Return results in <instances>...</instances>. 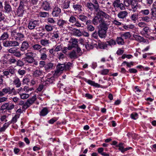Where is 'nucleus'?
<instances>
[{"mask_svg":"<svg viewBox=\"0 0 156 156\" xmlns=\"http://www.w3.org/2000/svg\"><path fill=\"white\" fill-rule=\"evenodd\" d=\"M20 115V114H16L15 115V116L12 118V120L8 122L10 123V124L11 123L14 124L15 123L17 122V119L19 118Z\"/></svg>","mask_w":156,"mask_h":156,"instance_id":"nucleus-39","label":"nucleus"},{"mask_svg":"<svg viewBox=\"0 0 156 156\" xmlns=\"http://www.w3.org/2000/svg\"><path fill=\"white\" fill-rule=\"evenodd\" d=\"M116 41L117 44L119 45H123L124 44L123 39L121 37H117Z\"/></svg>","mask_w":156,"mask_h":156,"instance_id":"nucleus-50","label":"nucleus"},{"mask_svg":"<svg viewBox=\"0 0 156 156\" xmlns=\"http://www.w3.org/2000/svg\"><path fill=\"white\" fill-rule=\"evenodd\" d=\"M128 14V13L126 11H122L120 12L118 14V16L120 19H123L125 18Z\"/></svg>","mask_w":156,"mask_h":156,"instance_id":"nucleus-27","label":"nucleus"},{"mask_svg":"<svg viewBox=\"0 0 156 156\" xmlns=\"http://www.w3.org/2000/svg\"><path fill=\"white\" fill-rule=\"evenodd\" d=\"M108 26L106 24L100 27L101 29L98 31V35L101 38L105 37L106 36Z\"/></svg>","mask_w":156,"mask_h":156,"instance_id":"nucleus-7","label":"nucleus"},{"mask_svg":"<svg viewBox=\"0 0 156 156\" xmlns=\"http://www.w3.org/2000/svg\"><path fill=\"white\" fill-rule=\"evenodd\" d=\"M13 83L17 87H20L21 84L20 79L18 77L15 78L13 81Z\"/></svg>","mask_w":156,"mask_h":156,"instance_id":"nucleus-31","label":"nucleus"},{"mask_svg":"<svg viewBox=\"0 0 156 156\" xmlns=\"http://www.w3.org/2000/svg\"><path fill=\"white\" fill-rule=\"evenodd\" d=\"M77 18L81 21L83 22H86L87 18L86 16L82 15H79L77 16Z\"/></svg>","mask_w":156,"mask_h":156,"instance_id":"nucleus-46","label":"nucleus"},{"mask_svg":"<svg viewBox=\"0 0 156 156\" xmlns=\"http://www.w3.org/2000/svg\"><path fill=\"white\" fill-rule=\"evenodd\" d=\"M138 14L133 13L130 16V19L134 23H135L138 19Z\"/></svg>","mask_w":156,"mask_h":156,"instance_id":"nucleus-43","label":"nucleus"},{"mask_svg":"<svg viewBox=\"0 0 156 156\" xmlns=\"http://www.w3.org/2000/svg\"><path fill=\"white\" fill-rule=\"evenodd\" d=\"M144 32H143V34H147L148 33L150 32V30L148 27L146 26L143 29Z\"/></svg>","mask_w":156,"mask_h":156,"instance_id":"nucleus-62","label":"nucleus"},{"mask_svg":"<svg viewBox=\"0 0 156 156\" xmlns=\"http://www.w3.org/2000/svg\"><path fill=\"white\" fill-rule=\"evenodd\" d=\"M48 50L45 47L43 48V49L40 51L39 52L40 59L42 60L45 61L48 58Z\"/></svg>","mask_w":156,"mask_h":156,"instance_id":"nucleus-9","label":"nucleus"},{"mask_svg":"<svg viewBox=\"0 0 156 156\" xmlns=\"http://www.w3.org/2000/svg\"><path fill=\"white\" fill-rule=\"evenodd\" d=\"M131 34L129 32H126L121 35V37L125 39L129 38L131 37Z\"/></svg>","mask_w":156,"mask_h":156,"instance_id":"nucleus-51","label":"nucleus"},{"mask_svg":"<svg viewBox=\"0 0 156 156\" xmlns=\"http://www.w3.org/2000/svg\"><path fill=\"white\" fill-rule=\"evenodd\" d=\"M40 43L41 45L44 47H47L49 46L50 42L49 40L46 39H44L41 40Z\"/></svg>","mask_w":156,"mask_h":156,"instance_id":"nucleus-24","label":"nucleus"},{"mask_svg":"<svg viewBox=\"0 0 156 156\" xmlns=\"http://www.w3.org/2000/svg\"><path fill=\"white\" fill-rule=\"evenodd\" d=\"M60 36V34L58 31H56L53 32L52 34V37L53 39H57Z\"/></svg>","mask_w":156,"mask_h":156,"instance_id":"nucleus-49","label":"nucleus"},{"mask_svg":"<svg viewBox=\"0 0 156 156\" xmlns=\"http://www.w3.org/2000/svg\"><path fill=\"white\" fill-rule=\"evenodd\" d=\"M9 36V34L7 32H4L0 37V40L4 41L6 40L8 38Z\"/></svg>","mask_w":156,"mask_h":156,"instance_id":"nucleus-29","label":"nucleus"},{"mask_svg":"<svg viewBox=\"0 0 156 156\" xmlns=\"http://www.w3.org/2000/svg\"><path fill=\"white\" fill-rule=\"evenodd\" d=\"M140 12L143 15L147 16L150 13V11L148 9H146L141 10Z\"/></svg>","mask_w":156,"mask_h":156,"instance_id":"nucleus-57","label":"nucleus"},{"mask_svg":"<svg viewBox=\"0 0 156 156\" xmlns=\"http://www.w3.org/2000/svg\"><path fill=\"white\" fill-rule=\"evenodd\" d=\"M134 37L136 40L140 42L144 41V38L140 35H135L134 36Z\"/></svg>","mask_w":156,"mask_h":156,"instance_id":"nucleus-42","label":"nucleus"},{"mask_svg":"<svg viewBox=\"0 0 156 156\" xmlns=\"http://www.w3.org/2000/svg\"><path fill=\"white\" fill-rule=\"evenodd\" d=\"M9 125L10 123L8 122L4 124L3 126L0 128V133L5 131V130L7 128Z\"/></svg>","mask_w":156,"mask_h":156,"instance_id":"nucleus-44","label":"nucleus"},{"mask_svg":"<svg viewBox=\"0 0 156 156\" xmlns=\"http://www.w3.org/2000/svg\"><path fill=\"white\" fill-rule=\"evenodd\" d=\"M4 11L6 13H9L12 11V9L9 2L6 1L4 2Z\"/></svg>","mask_w":156,"mask_h":156,"instance_id":"nucleus-16","label":"nucleus"},{"mask_svg":"<svg viewBox=\"0 0 156 156\" xmlns=\"http://www.w3.org/2000/svg\"><path fill=\"white\" fill-rule=\"evenodd\" d=\"M2 43L3 46L5 47H10V41L6 40L3 41Z\"/></svg>","mask_w":156,"mask_h":156,"instance_id":"nucleus-53","label":"nucleus"},{"mask_svg":"<svg viewBox=\"0 0 156 156\" xmlns=\"http://www.w3.org/2000/svg\"><path fill=\"white\" fill-rule=\"evenodd\" d=\"M21 51L20 50H17L13 54L14 55L17 57H21L23 54H21Z\"/></svg>","mask_w":156,"mask_h":156,"instance_id":"nucleus-56","label":"nucleus"},{"mask_svg":"<svg viewBox=\"0 0 156 156\" xmlns=\"http://www.w3.org/2000/svg\"><path fill=\"white\" fill-rule=\"evenodd\" d=\"M43 71L40 69H37L34 71L33 73V76L34 77H37L42 76Z\"/></svg>","mask_w":156,"mask_h":156,"instance_id":"nucleus-23","label":"nucleus"},{"mask_svg":"<svg viewBox=\"0 0 156 156\" xmlns=\"http://www.w3.org/2000/svg\"><path fill=\"white\" fill-rule=\"evenodd\" d=\"M71 42H72V44L71 45H69L70 47H71V49L74 47H77L78 45V40L76 38H72L71 39Z\"/></svg>","mask_w":156,"mask_h":156,"instance_id":"nucleus-25","label":"nucleus"},{"mask_svg":"<svg viewBox=\"0 0 156 156\" xmlns=\"http://www.w3.org/2000/svg\"><path fill=\"white\" fill-rule=\"evenodd\" d=\"M151 14L152 16L156 17V8L154 7H152L151 9Z\"/></svg>","mask_w":156,"mask_h":156,"instance_id":"nucleus-58","label":"nucleus"},{"mask_svg":"<svg viewBox=\"0 0 156 156\" xmlns=\"http://www.w3.org/2000/svg\"><path fill=\"white\" fill-rule=\"evenodd\" d=\"M39 22L38 20H31L28 24V28L30 30L34 29L39 26Z\"/></svg>","mask_w":156,"mask_h":156,"instance_id":"nucleus-6","label":"nucleus"},{"mask_svg":"<svg viewBox=\"0 0 156 156\" xmlns=\"http://www.w3.org/2000/svg\"><path fill=\"white\" fill-rule=\"evenodd\" d=\"M19 95L20 98L23 100L27 99L30 97V95L29 94L25 93H20Z\"/></svg>","mask_w":156,"mask_h":156,"instance_id":"nucleus-33","label":"nucleus"},{"mask_svg":"<svg viewBox=\"0 0 156 156\" xmlns=\"http://www.w3.org/2000/svg\"><path fill=\"white\" fill-rule=\"evenodd\" d=\"M11 36L14 37L16 40L20 42L23 41L25 37L23 33L18 32L14 30L11 32Z\"/></svg>","mask_w":156,"mask_h":156,"instance_id":"nucleus-2","label":"nucleus"},{"mask_svg":"<svg viewBox=\"0 0 156 156\" xmlns=\"http://www.w3.org/2000/svg\"><path fill=\"white\" fill-rule=\"evenodd\" d=\"M86 82L89 84L94 87H100V85L98 83H95L94 81L90 80H86Z\"/></svg>","mask_w":156,"mask_h":156,"instance_id":"nucleus-34","label":"nucleus"},{"mask_svg":"<svg viewBox=\"0 0 156 156\" xmlns=\"http://www.w3.org/2000/svg\"><path fill=\"white\" fill-rule=\"evenodd\" d=\"M20 42L17 41H10V47H16L19 46Z\"/></svg>","mask_w":156,"mask_h":156,"instance_id":"nucleus-35","label":"nucleus"},{"mask_svg":"<svg viewBox=\"0 0 156 156\" xmlns=\"http://www.w3.org/2000/svg\"><path fill=\"white\" fill-rule=\"evenodd\" d=\"M69 56L71 59H75L78 57L76 53L74 50L70 52Z\"/></svg>","mask_w":156,"mask_h":156,"instance_id":"nucleus-40","label":"nucleus"},{"mask_svg":"<svg viewBox=\"0 0 156 156\" xmlns=\"http://www.w3.org/2000/svg\"><path fill=\"white\" fill-rule=\"evenodd\" d=\"M54 81L55 78L53 76H52L50 78H48L45 81V84H48V83H53Z\"/></svg>","mask_w":156,"mask_h":156,"instance_id":"nucleus-38","label":"nucleus"},{"mask_svg":"<svg viewBox=\"0 0 156 156\" xmlns=\"http://www.w3.org/2000/svg\"><path fill=\"white\" fill-rule=\"evenodd\" d=\"M71 1L69 0H62L61 1V4H60L61 7L64 13L67 14L69 13H71V11L70 10H69L70 7V3Z\"/></svg>","mask_w":156,"mask_h":156,"instance_id":"nucleus-1","label":"nucleus"},{"mask_svg":"<svg viewBox=\"0 0 156 156\" xmlns=\"http://www.w3.org/2000/svg\"><path fill=\"white\" fill-rule=\"evenodd\" d=\"M108 44L104 42H100L98 43V47L101 49H105L107 47Z\"/></svg>","mask_w":156,"mask_h":156,"instance_id":"nucleus-37","label":"nucleus"},{"mask_svg":"<svg viewBox=\"0 0 156 156\" xmlns=\"http://www.w3.org/2000/svg\"><path fill=\"white\" fill-rule=\"evenodd\" d=\"M87 6L89 9L90 10L92 11L93 10L94 5L91 3H87L86 4Z\"/></svg>","mask_w":156,"mask_h":156,"instance_id":"nucleus-61","label":"nucleus"},{"mask_svg":"<svg viewBox=\"0 0 156 156\" xmlns=\"http://www.w3.org/2000/svg\"><path fill=\"white\" fill-rule=\"evenodd\" d=\"M53 3L45 1L42 4V7L46 11H48L51 9L53 6Z\"/></svg>","mask_w":156,"mask_h":156,"instance_id":"nucleus-15","label":"nucleus"},{"mask_svg":"<svg viewBox=\"0 0 156 156\" xmlns=\"http://www.w3.org/2000/svg\"><path fill=\"white\" fill-rule=\"evenodd\" d=\"M139 0H132L130 3V6L131 7V10L133 12H135L137 9L139 7L138 5V2Z\"/></svg>","mask_w":156,"mask_h":156,"instance_id":"nucleus-12","label":"nucleus"},{"mask_svg":"<svg viewBox=\"0 0 156 156\" xmlns=\"http://www.w3.org/2000/svg\"><path fill=\"white\" fill-rule=\"evenodd\" d=\"M54 26L50 24H46L44 26V28L48 32H51L54 29Z\"/></svg>","mask_w":156,"mask_h":156,"instance_id":"nucleus-26","label":"nucleus"},{"mask_svg":"<svg viewBox=\"0 0 156 156\" xmlns=\"http://www.w3.org/2000/svg\"><path fill=\"white\" fill-rule=\"evenodd\" d=\"M132 0H123V3L126 7H129L130 6V3Z\"/></svg>","mask_w":156,"mask_h":156,"instance_id":"nucleus-54","label":"nucleus"},{"mask_svg":"<svg viewBox=\"0 0 156 156\" xmlns=\"http://www.w3.org/2000/svg\"><path fill=\"white\" fill-rule=\"evenodd\" d=\"M24 52V54L26 57L35 58L36 55V53H34L30 50H28Z\"/></svg>","mask_w":156,"mask_h":156,"instance_id":"nucleus-18","label":"nucleus"},{"mask_svg":"<svg viewBox=\"0 0 156 156\" xmlns=\"http://www.w3.org/2000/svg\"><path fill=\"white\" fill-rule=\"evenodd\" d=\"M68 22L62 19H60L58 20L57 23L58 26L60 28H65Z\"/></svg>","mask_w":156,"mask_h":156,"instance_id":"nucleus-19","label":"nucleus"},{"mask_svg":"<svg viewBox=\"0 0 156 156\" xmlns=\"http://www.w3.org/2000/svg\"><path fill=\"white\" fill-rule=\"evenodd\" d=\"M62 52L66 54L67 51L69 50H70L71 49V47H70L69 46L68 47H64L63 49H62Z\"/></svg>","mask_w":156,"mask_h":156,"instance_id":"nucleus-63","label":"nucleus"},{"mask_svg":"<svg viewBox=\"0 0 156 156\" xmlns=\"http://www.w3.org/2000/svg\"><path fill=\"white\" fill-rule=\"evenodd\" d=\"M34 58L33 57H25V61L29 63H32L34 62Z\"/></svg>","mask_w":156,"mask_h":156,"instance_id":"nucleus-47","label":"nucleus"},{"mask_svg":"<svg viewBox=\"0 0 156 156\" xmlns=\"http://www.w3.org/2000/svg\"><path fill=\"white\" fill-rule=\"evenodd\" d=\"M94 8L96 12V14H97L98 15L102 16L106 19L108 20L109 19L110 17L108 15L99 9L98 4L95 5H94Z\"/></svg>","mask_w":156,"mask_h":156,"instance_id":"nucleus-4","label":"nucleus"},{"mask_svg":"<svg viewBox=\"0 0 156 156\" xmlns=\"http://www.w3.org/2000/svg\"><path fill=\"white\" fill-rule=\"evenodd\" d=\"M34 90L33 88H30L27 86H25L23 87V91L26 93H28L30 91H31Z\"/></svg>","mask_w":156,"mask_h":156,"instance_id":"nucleus-55","label":"nucleus"},{"mask_svg":"<svg viewBox=\"0 0 156 156\" xmlns=\"http://www.w3.org/2000/svg\"><path fill=\"white\" fill-rule=\"evenodd\" d=\"M42 46L39 44H36L32 45L31 48L34 51H38L40 52L41 50L43 49Z\"/></svg>","mask_w":156,"mask_h":156,"instance_id":"nucleus-22","label":"nucleus"},{"mask_svg":"<svg viewBox=\"0 0 156 156\" xmlns=\"http://www.w3.org/2000/svg\"><path fill=\"white\" fill-rule=\"evenodd\" d=\"M109 72V70L108 69H104L101 70L100 72V74L102 75H107Z\"/></svg>","mask_w":156,"mask_h":156,"instance_id":"nucleus-64","label":"nucleus"},{"mask_svg":"<svg viewBox=\"0 0 156 156\" xmlns=\"http://www.w3.org/2000/svg\"><path fill=\"white\" fill-rule=\"evenodd\" d=\"M54 67V64L51 62H49L46 64L44 66V69L46 72H48L53 69Z\"/></svg>","mask_w":156,"mask_h":156,"instance_id":"nucleus-21","label":"nucleus"},{"mask_svg":"<svg viewBox=\"0 0 156 156\" xmlns=\"http://www.w3.org/2000/svg\"><path fill=\"white\" fill-rule=\"evenodd\" d=\"M125 7L126 6L123 3H122L120 2L114 6V7L115 8H119L122 10H123L126 9Z\"/></svg>","mask_w":156,"mask_h":156,"instance_id":"nucleus-32","label":"nucleus"},{"mask_svg":"<svg viewBox=\"0 0 156 156\" xmlns=\"http://www.w3.org/2000/svg\"><path fill=\"white\" fill-rule=\"evenodd\" d=\"M49 112V111L47 108H44L40 112V115L44 116L46 115Z\"/></svg>","mask_w":156,"mask_h":156,"instance_id":"nucleus-28","label":"nucleus"},{"mask_svg":"<svg viewBox=\"0 0 156 156\" xmlns=\"http://www.w3.org/2000/svg\"><path fill=\"white\" fill-rule=\"evenodd\" d=\"M2 91L4 92V94H12L16 95V93L14 88H11L10 87H7L2 89Z\"/></svg>","mask_w":156,"mask_h":156,"instance_id":"nucleus-10","label":"nucleus"},{"mask_svg":"<svg viewBox=\"0 0 156 156\" xmlns=\"http://www.w3.org/2000/svg\"><path fill=\"white\" fill-rule=\"evenodd\" d=\"M17 62V60L14 57L10 58L7 61V63L9 64H14Z\"/></svg>","mask_w":156,"mask_h":156,"instance_id":"nucleus-36","label":"nucleus"},{"mask_svg":"<svg viewBox=\"0 0 156 156\" xmlns=\"http://www.w3.org/2000/svg\"><path fill=\"white\" fill-rule=\"evenodd\" d=\"M39 15L41 17L45 18L48 16L49 14L47 12H40L39 13Z\"/></svg>","mask_w":156,"mask_h":156,"instance_id":"nucleus-60","label":"nucleus"},{"mask_svg":"<svg viewBox=\"0 0 156 156\" xmlns=\"http://www.w3.org/2000/svg\"><path fill=\"white\" fill-rule=\"evenodd\" d=\"M47 22L49 24H54L55 23V21L53 18H49L46 19Z\"/></svg>","mask_w":156,"mask_h":156,"instance_id":"nucleus-52","label":"nucleus"},{"mask_svg":"<svg viewBox=\"0 0 156 156\" xmlns=\"http://www.w3.org/2000/svg\"><path fill=\"white\" fill-rule=\"evenodd\" d=\"M77 20L76 18L74 16H72L70 17L69 20V21L72 23H75Z\"/></svg>","mask_w":156,"mask_h":156,"instance_id":"nucleus-59","label":"nucleus"},{"mask_svg":"<svg viewBox=\"0 0 156 156\" xmlns=\"http://www.w3.org/2000/svg\"><path fill=\"white\" fill-rule=\"evenodd\" d=\"M37 99L36 95H34L32 98L28 99L22 106V109L24 110L27 109L33 104Z\"/></svg>","mask_w":156,"mask_h":156,"instance_id":"nucleus-5","label":"nucleus"},{"mask_svg":"<svg viewBox=\"0 0 156 156\" xmlns=\"http://www.w3.org/2000/svg\"><path fill=\"white\" fill-rule=\"evenodd\" d=\"M61 12V9L58 5H56L54 8L51 14L53 17H57L60 16Z\"/></svg>","mask_w":156,"mask_h":156,"instance_id":"nucleus-11","label":"nucleus"},{"mask_svg":"<svg viewBox=\"0 0 156 156\" xmlns=\"http://www.w3.org/2000/svg\"><path fill=\"white\" fill-rule=\"evenodd\" d=\"M72 7L74 10L76 12H77L80 13L83 11L82 6L79 3L77 4L73 3L72 5Z\"/></svg>","mask_w":156,"mask_h":156,"instance_id":"nucleus-14","label":"nucleus"},{"mask_svg":"<svg viewBox=\"0 0 156 156\" xmlns=\"http://www.w3.org/2000/svg\"><path fill=\"white\" fill-rule=\"evenodd\" d=\"M15 107V105L12 103L9 104V103H5L3 104L1 107V109L2 110H6L8 111L11 110Z\"/></svg>","mask_w":156,"mask_h":156,"instance_id":"nucleus-8","label":"nucleus"},{"mask_svg":"<svg viewBox=\"0 0 156 156\" xmlns=\"http://www.w3.org/2000/svg\"><path fill=\"white\" fill-rule=\"evenodd\" d=\"M57 69L55 72V73L56 75L58 74H60L62 72L65 70V65L64 64H59L57 66Z\"/></svg>","mask_w":156,"mask_h":156,"instance_id":"nucleus-17","label":"nucleus"},{"mask_svg":"<svg viewBox=\"0 0 156 156\" xmlns=\"http://www.w3.org/2000/svg\"><path fill=\"white\" fill-rule=\"evenodd\" d=\"M101 16H102L98 15L97 14H96V16H95L93 20V22L94 25L99 24L101 27V26L106 24L104 20Z\"/></svg>","mask_w":156,"mask_h":156,"instance_id":"nucleus-3","label":"nucleus"},{"mask_svg":"<svg viewBox=\"0 0 156 156\" xmlns=\"http://www.w3.org/2000/svg\"><path fill=\"white\" fill-rule=\"evenodd\" d=\"M123 143H120L117 146V147L119 148V149L120 151L122 153H123L125 151L132 149V147H131L124 148L123 146Z\"/></svg>","mask_w":156,"mask_h":156,"instance_id":"nucleus-20","label":"nucleus"},{"mask_svg":"<svg viewBox=\"0 0 156 156\" xmlns=\"http://www.w3.org/2000/svg\"><path fill=\"white\" fill-rule=\"evenodd\" d=\"M73 34L74 35L77 37H80L82 35V33L80 30L74 28L73 31Z\"/></svg>","mask_w":156,"mask_h":156,"instance_id":"nucleus-30","label":"nucleus"},{"mask_svg":"<svg viewBox=\"0 0 156 156\" xmlns=\"http://www.w3.org/2000/svg\"><path fill=\"white\" fill-rule=\"evenodd\" d=\"M65 65V70H69L73 67V64L71 62H68Z\"/></svg>","mask_w":156,"mask_h":156,"instance_id":"nucleus-48","label":"nucleus"},{"mask_svg":"<svg viewBox=\"0 0 156 156\" xmlns=\"http://www.w3.org/2000/svg\"><path fill=\"white\" fill-rule=\"evenodd\" d=\"M123 27L126 30H132L134 28L135 26L132 24H130L127 25H124Z\"/></svg>","mask_w":156,"mask_h":156,"instance_id":"nucleus-45","label":"nucleus"},{"mask_svg":"<svg viewBox=\"0 0 156 156\" xmlns=\"http://www.w3.org/2000/svg\"><path fill=\"white\" fill-rule=\"evenodd\" d=\"M30 47L29 44L27 41H23L20 48V50L22 52H25L27 50H28Z\"/></svg>","mask_w":156,"mask_h":156,"instance_id":"nucleus-13","label":"nucleus"},{"mask_svg":"<svg viewBox=\"0 0 156 156\" xmlns=\"http://www.w3.org/2000/svg\"><path fill=\"white\" fill-rule=\"evenodd\" d=\"M54 47L55 52H58L62 49L63 46L61 44H58L55 46Z\"/></svg>","mask_w":156,"mask_h":156,"instance_id":"nucleus-41","label":"nucleus"}]
</instances>
